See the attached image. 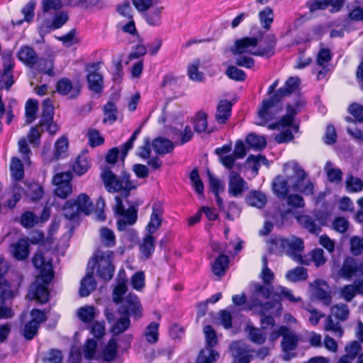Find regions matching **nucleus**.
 Segmentation results:
<instances>
[{
	"label": "nucleus",
	"mask_w": 363,
	"mask_h": 363,
	"mask_svg": "<svg viewBox=\"0 0 363 363\" xmlns=\"http://www.w3.org/2000/svg\"><path fill=\"white\" fill-rule=\"evenodd\" d=\"M101 177L108 192L112 194L121 192V197L125 199L130 196L132 190L138 187V184L130 179V174L125 170L122 171L121 175L118 177L110 167H105L101 174Z\"/></svg>",
	"instance_id": "1"
},
{
	"label": "nucleus",
	"mask_w": 363,
	"mask_h": 363,
	"mask_svg": "<svg viewBox=\"0 0 363 363\" xmlns=\"http://www.w3.org/2000/svg\"><path fill=\"white\" fill-rule=\"evenodd\" d=\"M113 259V252L108 251L106 255L103 252H99L92 257L93 263L90 267L93 271L96 265H98L97 276L104 281H109L113 277L115 271Z\"/></svg>",
	"instance_id": "2"
},
{
	"label": "nucleus",
	"mask_w": 363,
	"mask_h": 363,
	"mask_svg": "<svg viewBox=\"0 0 363 363\" xmlns=\"http://www.w3.org/2000/svg\"><path fill=\"white\" fill-rule=\"evenodd\" d=\"M283 99L276 93L262 100L258 108V116L264 122L270 121L283 111Z\"/></svg>",
	"instance_id": "3"
},
{
	"label": "nucleus",
	"mask_w": 363,
	"mask_h": 363,
	"mask_svg": "<svg viewBox=\"0 0 363 363\" xmlns=\"http://www.w3.org/2000/svg\"><path fill=\"white\" fill-rule=\"evenodd\" d=\"M296 177V181L293 184V189L296 191H298L301 194L305 196H311L314 194V184L312 182L308 181L305 186L301 188V185L307 177V173L305 170L295 162H286L284 164L283 170L285 173L289 169Z\"/></svg>",
	"instance_id": "4"
},
{
	"label": "nucleus",
	"mask_w": 363,
	"mask_h": 363,
	"mask_svg": "<svg viewBox=\"0 0 363 363\" xmlns=\"http://www.w3.org/2000/svg\"><path fill=\"white\" fill-rule=\"evenodd\" d=\"M102 62H89L85 65L88 89L93 93L101 94L104 89V77L99 73Z\"/></svg>",
	"instance_id": "5"
},
{
	"label": "nucleus",
	"mask_w": 363,
	"mask_h": 363,
	"mask_svg": "<svg viewBox=\"0 0 363 363\" xmlns=\"http://www.w3.org/2000/svg\"><path fill=\"white\" fill-rule=\"evenodd\" d=\"M30 320L25 323L22 335L26 340H33L38 333L40 325L48 320L45 310L32 308L30 311Z\"/></svg>",
	"instance_id": "6"
},
{
	"label": "nucleus",
	"mask_w": 363,
	"mask_h": 363,
	"mask_svg": "<svg viewBox=\"0 0 363 363\" xmlns=\"http://www.w3.org/2000/svg\"><path fill=\"white\" fill-rule=\"evenodd\" d=\"M118 313L120 315H125L133 317L138 320L143 316V306L138 296L129 294L123 301V303L118 308Z\"/></svg>",
	"instance_id": "7"
},
{
	"label": "nucleus",
	"mask_w": 363,
	"mask_h": 363,
	"mask_svg": "<svg viewBox=\"0 0 363 363\" xmlns=\"http://www.w3.org/2000/svg\"><path fill=\"white\" fill-rule=\"evenodd\" d=\"M72 174L70 172H60L52 178V183L55 186V195L61 199H67L72 192L71 180Z\"/></svg>",
	"instance_id": "8"
},
{
	"label": "nucleus",
	"mask_w": 363,
	"mask_h": 363,
	"mask_svg": "<svg viewBox=\"0 0 363 363\" xmlns=\"http://www.w3.org/2000/svg\"><path fill=\"white\" fill-rule=\"evenodd\" d=\"M53 118V106L51 101L50 99H47L44 101L43 104L42 115L38 126L42 128V131H47L51 135L56 134L59 130V127L57 123H54Z\"/></svg>",
	"instance_id": "9"
},
{
	"label": "nucleus",
	"mask_w": 363,
	"mask_h": 363,
	"mask_svg": "<svg viewBox=\"0 0 363 363\" xmlns=\"http://www.w3.org/2000/svg\"><path fill=\"white\" fill-rule=\"evenodd\" d=\"M263 35L264 33L259 29L257 36H246L236 40L232 48V52L234 55H242L243 54L252 55L254 51H252L251 48H255L257 46L259 41Z\"/></svg>",
	"instance_id": "10"
},
{
	"label": "nucleus",
	"mask_w": 363,
	"mask_h": 363,
	"mask_svg": "<svg viewBox=\"0 0 363 363\" xmlns=\"http://www.w3.org/2000/svg\"><path fill=\"white\" fill-rule=\"evenodd\" d=\"M32 262L33 266L40 270L39 277L41 280L40 284L49 285L54 278L52 264L46 261L42 252H35L32 258Z\"/></svg>",
	"instance_id": "11"
},
{
	"label": "nucleus",
	"mask_w": 363,
	"mask_h": 363,
	"mask_svg": "<svg viewBox=\"0 0 363 363\" xmlns=\"http://www.w3.org/2000/svg\"><path fill=\"white\" fill-rule=\"evenodd\" d=\"M55 90L60 96L75 99L81 94L82 84L79 81L74 83L69 78L62 77L56 82Z\"/></svg>",
	"instance_id": "12"
},
{
	"label": "nucleus",
	"mask_w": 363,
	"mask_h": 363,
	"mask_svg": "<svg viewBox=\"0 0 363 363\" xmlns=\"http://www.w3.org/2000/svg\"><path fill=\"white\" fill-rule=\"evenodd\" d=\"M3 72L0 74V88L9 90L14 84L13 71L15 61L11 54H7L3 57Z\"/></svg>",
	"instance_id": "13"
},
{
	"label": "nucleus",
	"mask_w": 363,
	"mask_h": 363,
	"mask_svg": "<svg viewBox=\"0 0 363 363\" xmlns=\"http://www.w3.org/2000/svg\"><path fill=\"white\" fill-rule=\"evenodd\" d=\"M190 123L193 126V131L198 135L203 133L211 135L215 131L213 128L208 127V114L202 110L196 112L191 117Z\"/></svg>",
	"instance_id": "14"
},
{
	"label": "nucleus",
	"mask_w": 363,
	"mask_h": 363,
	"mask_svg": "<svg viewBox=\"0 0 363 363\" xmlns=\"http://www.w3.org/2000/svg\"><path fill=\"white\" fill-rule=\"evenodd\" d=\"M289 171H291L290 169L286 173L283 171L286 178H284L281 175H277L272 182L273 191L279 199H286L289 194L290 189L289 182L293 179L292 176L289 175Z\"/></svg>",
	"instance_id": "15"
},
{
	"label": "nucleus",
	"mask_w": 363,
	"mask_h": 363,
	"mask_svg": "<svg viewBox=\"0 0 363 363\" xmlns=\"http://www.w3.org/2000/svg\"><path fill=\"white\" fill-rule=\"evenodd\" d=\"M16 57L25 66L31 68L34 67L38 61V56L34 48L27 45L20 47L16 53Z\"/></svg>",
	"instance_id": "16"
},
{
	"label": "nucleus",
	"mask_w": 363,
	"mask_h": 363,
	"mask_svg": "<svg viewBox=\"0 0 363 363\" xmlns=\"http://www.w3.org/2000/svg\"><path fill=\"white\" fill-rule=\"evenodd\" d=\"M38 280L30 285L29 295L31 296L30 299L35 300L40 304H45L50 300L48 285L38 283Z\"/></svg>",
	"instance_id": "17"
},
{
	"label": "nucleus",
	"mask_w": 363,
	"mask_h": 363,
	"mask_svg": "<svg viewBox=\"0 0 363 363\" xmlns=\"http://www.w3.org/2000/svg\"><path fill=\"white\" fill-rule=\"evenodd\" d=\"M68 20V15L67 13L60 11L56 13L51 22L45 21L39 27V32L43 33H49L52 30H57L62 27Z\"/></svg>",
	"instance_id": "18"
},
{
	"label": "nucleus",
	"mask_w": 363,
	"mask_h": 363,
	"mask_svg": "<svg viewBox=\"0 0 363 363\" xmlns=\"http://www.w3.org/2000/svg\"><path fill=\"white\" fill-rule=\"evenodd\" d=\"M282 335L281 348L285 352L294 350L298 345V338L296 335L288 332V328L281 326L279 331L276 332V336Z\"/></svg>",
	"instance_id": "19"
},
{
	"label": "nucleus",
	"mask_w": 363,
	"mask_h": 363,
	"mask_svg": "<svg viewBox=\"0 0 363 363\" xmlns=\"http://www.w3.org/2000/svg\"><path fill=\"white\" fill-rule=\"evenodd\" d=\"M170 131L176 145H184L190 142L194 136V132L189 125H186L182 130L171 128Z\"/></svg>",
	"instance_id": "20"
},
{
	"label": "nucleus",
	"mask_w": 363,
	"mask_h": 363,
	"mask_svg": "<svg viewBox=\"0 0 363 363\" xmlns=\"http://www.w3.org/2000/svg\"><path fill=\"white\" fill-rule=\"evenodd\" d=\"M264 43L265 46H260L257 50L252 52V55L271 57L274 55L275 47L277 43L276 35L273 33L267 35L264 38Z\"/></svg>",
	"instance_id": "21"
},
{
	"label": "nucleus",
	"mask_w": 363,
	"mask_h": 363,
	"mask_svg": "<svg viewBox=\"0 0 363 363\" xmlns=\"http://www.w3.org/2000/svg\"><path fill=\"white\" fill-rule=\"evenodd\" d=\"M233 104L227 99H221L219 101L215 119L219 124H225L231 116Z\"/></svg>",
	"instance_id": "22"
},
{
	"label": "nucleus",
	"mask_w": 363,
	"mask_h": 363,
	"mask_svg": "<svg viewBox=\"0 0 363 363\" xmlns=\"http://www.w3.org/2000/svg\"><path fill=\"white\" fill-rule=\"evenodd\" d=\"M7 269L2 262H0V300L6 301L13 297V291L11 289V284L5 278Z\"/></svg>",
	"instance_id": "23"
},
{
	"label": "nucleus",
	"mask_w": 363,
	"mask_h": 363,
	"mask_svg": "<svg viewBox=\"0 0 363 363\" xmlns=\"http://www.w3.org/2000/svg\"><path fill=\"white\" fill-rule=\"evenodd\" d=\"M152 147L157 155H164L173 151L174 144L170 140L159 136L152 141Z\"/></svg>",
	"instance_id": "24"
},
{
	"label": "nucleus",
	"mask_w": 363,
	"mask_h": 363,
	"mask_svg": "<svg viewBox=\"0 0 363 363\" xmlns=\"http://www.w3.org/2000/svg\"><path fill=\"white\" fill-rule=\"evenodd\" d=\"M30 253V243L28 238H20L13 245V256L19 261L26 259Z\"/></svg>",
	"instance_id": "25"
},
{
	"label": "nucleus",
	"mask_w": 363,
	"mask_h": 363,
	"mask_svg": "<svg viewBox=\"0 0 363 363\" xmlns=\"http://www.w3.org/2000/svg\"><path fill=\"white\" fill-rule=\"evenodd\" d=\"M280 247L290 255L296 256L297 253L303 251L304 248L303 241L301 238L289 241L287 238L280 239Z\"/></svg>",
	"instance_id": "26"
},
{
	"label": "nucleus",
	"mask_w": 363,
	"mask_h": 363,
	"mask_svg": "<svg viewBox=\"0 0 363 363\" xmlns=\"http://www.w3.org/2000/svg\"><path fill=\"white\" fill-rule=\"evenodd\" d=\"M162 223V211L160 208H156L154 205L150 220L145 226V232L154 235L156 231L161 228Z\"/></svg>",
	"instance_id": "27"
},
{
	"label": "nucleus",
	"mask_w": 363,
	"mask_h": 363,
	"mask_svg": "<svg viewBox=\"0 0 363 363\" xmlns=\"http://www.w3.org/2000/svg\"><path fill=\"white\" fill-rule=\"evenodd\" d=\"M247 189L246 182L236 174L232 177L229 182V194L234 196L238 197L242 195V192Z\"/></svg>",
	"instance_id": "28"
},
{
	"label": "nucleus",
	"mask_w": 363,
	"mask_h": 363,
	"mask_svg": "<svg viewBox=\"0 0 363 363\" xmlns=\"http://www.w3.org/2000/svg\"><path fill=\"white\" fill-rule=\"evenodd\" d=\"M156 239L153 234L146 233L139 246L140 252L145 259L150 258L155 250Z\"/></svg>",
	"instance_id": "29"
},
{
	"label": "nucleus",
	"mask_w": 363,
	"mask_h": 363,
	"mask_svg": "<svg viewBox=\"0 0 363 363\" xmlns=\"http://www.w3.org/2000/svg\"><path fill=\"white\" fill-rule=\"evenodd\" d=\"M73 201L80 213H83L86 216L91 214L93 210V203L86 194H79Z\"/></svg>",
	"instance_id": "30"
},
{
	"label": "nucleus",
	"mask_w": 363,
	"mask_h": 363,
	"mask_svg": "<svg viewBox=\"0 0 363 363\" xmlns=\"http://www.w3.org/2000/svg\"><path fill=\"white\" fill-rule=\"evenodd\" d=\"M96 288V281L94 279L93 272H88L80 282L79 296L82 297L88 296Z\"/></svg>",
	"instance_id": "31"
},
{
	"label": "nucleus",
	"mask_w": 363,
	"mask_h": 363,
	"mask_svg": "<svg viewBox=\"0 0 363 363\" xmlns=\"http://www.w3.org/2000/svg\"><path fill=\"white\" fill-rule=\"evenodd\" d=\"M230 259L228 255L220 254L211 265L212 272L217 277H223L228 268Z\"/></svg>",
	"instance_id": "32"
},
{
	"label": "nucleus",
	"mask_w": 363,
	"mask_h": 363,
	"mask_svg": "<svg viewBox=\"0 0 363 363\" xmlns=\"http://www.w3.org/2000/svg\"><path fill=\"white\" fill-rule=\"evenodd\" d=\"M247 333L251 342L257 345H262L266 341L265 334L258 328H256L251 321H249L244 329Z\"/></svg>",
	"instance_id": "33"
},
{
	"label": "nucleus",
	"mask_w": 363,
	"mask_h": 363,
	"mask_svg": "<svg viewBox=\"0 0 363 363\" xmlns=\"http://www.w3.org/2000/svg\"><path fill=\"white\" fill-rule=\"evenodd\" d=\"M299 83L300 79L298 77H290L286 80L284 86L279 88L275 93L284 99L295 91L298 88Z\"/></svg>",
	"instance_id": "34"
},
{
	"label": "nucleus",
	"mask_w": 363,
	"mask_h": 363,
	"mask_svg": "<svg viewBox=\"0 0 363 363\" xmlns=\"http://www.w3.org/2000/svg\"><path fill=\"white\" fill-rule=\"evenodd\" d=\"M164 8L158 6L149 9L143 13L145 22L150 26H159L162 23V15Z\"/></svg>",
	"instance_id": "35"
},
{
	"label": "nucleus",
	"mask_w": 363,
	"mask_h": 363,
	"mask_svg": "<svg viewBox=\"0 0 363 363\" xmlns=\"http://www.w3.org/2000/svg\"><path fill=\"white\" fill-rule=\"evenodd\" d=\"M11 176L16 182H20L24 177V168L22 161L18 157H12L10 162Z\"/></svg>",
	"instance_id": "36"
},
{
	"label": "nucleus",
	"mask_w": 363,
	"mask_h": 363,
	"mask_svg": "<svg viewBox=\"0 0 363 363\" xmlns=\"http://www.w3.org/2000/svg\"><path fill=\"white\" fill-rule=\"evenodd\" d=\"M91 159L89 157L79 155L74 164H72V171L77 175L82 176L91 167Z\"/></svg>",
	"instance_id": "37"
},
{
	"label": "nucleus",
	"mask_w": 363,
	"mask_h": 363,
	"mask_svg": "<svg viewBox=\"0 0 363 363\" xmlns=\"http://www.w3.org/2000/svg\"><path fill=\"white\" fill-rule=\"evenodd\" d=\"M258 18L262 27L264 30H269L274 19L273 9L269 6H265L259 11Z\"/></svg>",
	"instance_id": "38"
},
{
	"label": "nucleus",
	"mask_w": 363,
	"mask_h": 363,
	"mask_svg": "<svg viewBox=\"0 0 363 363\" xmlns=\"http://www.w3.org/2000/svg\"><path fill=\"white\" fill-rule=\"evenodd\" d=\"M159 328L160 323L157 322H151L145 328L144 331V336L146 342L150 345H155L159 341Z\"/></svg>",
	"instance_id": "39"
},
{
	"label": "nucleus",
	"mask_w": 363,
	"mask_h": 363,
	"mask_svg": "<svg viewBox=\"0 0 363 363\" xmlns=\"http://www.w3.org/2000/svg\"><path fill=\"white\" fill-rule=\"evenodd\" d=\"M103 111L104 116L103 119L104 123H109L113 124L116 121L118 110L115 102L111 100L108 101L104 105Z\"/></svg>",
	"instance_id": "40"
},
{
	"label": "nucleus",
	"mask_w": 363,
	"mask_h": 363,
	"mask_svg": "<svg viewBox=\"0 0 363 363\" xmlns=\"http://www.w3.org/2000/svg\"><path fill=\"white\" fill-rule=\"evenodd\" d=\"M299 223L311 234L318 235L321 227L315 223V220L308 215H303L297 218Z\"/></svg>",
	"instance_id": "41"
},
{
	"label": "nucleus",
	"mask_w": 363,
	"mask_h": 363,
	"mask_svg": "<svg viewBox=\"0 0 363 363\" xmlns=\"http://www.w3.org/2000/svg\"><path fill=\"white\" fill-rule=\"evenodd\" d=\"M103 359L106 362H112L117 356L118 354V342L114 337H111L107 342V345L104 348Z\"/></svg>",
	"instance_id": "42"
},
{
	"label": "nucleus",
	"mask_w": 363,
	"mask_h": 363,
	"mask_svg": "<svg viewBox=\"0 0 363 363\" xmlns=\"http://www.w3.org/2000/svg\"><path fill=\"white\" fill-rule=\"evenodd\" d=\"M267 202L266 196L259 191H252L246 197V203L258 208L264 207Z\"/></svg>",
	"instance_id": "43"
},
{
	"label": "nucleus",
	"mask_w": 363,
	"mask_h": 363,
	"mask_svg": "<svg viewBox=\"0 0 363 363\" xmlns=\"http://www.w3.org/2000/svg\"><path fill=\"white\" fill-rule=\"evenodd\" d=\"M130 327V318L125 315H121V317L111 326L110 331L113 335L117 336L128 330Z\"/></svg>",
	"instance_id": "44"
},
{
	"label": "nucleus",
	"mask_w": 363,
	"mask_h": 363,
	"mask_svg": "<svg viewBox=\"0 0 363 363\" xmlns=\"http://www.w3.org/2000/svg\"><path fill=\"white\" fill-rule=\"evenodd\" d=\"M308 271L303 267H296L289 270L286 274V278L291 282H297L305 281L308 279Z\"/></svg>",
	"instance_id": "45"
},
{
	"label": "nucleus",
	"mask_w": 363,
	"mask_h": 363,
	"mask_svg": "<svg viewBox=\"0 0 363 363\" xmlns=\"http://www.w3.org/2000/svg\"><path fill=\"white\" fill-rule=\"evenodd\" d=\"M247 145L257 150H263L267 146V140L264 137L258 135L254 133H250L245 138Z\"/></svg>",
	"instance_id": "46"
},
{
	"label": "nucleus",
	"mask_w": 363,
	"mask_h": 363,
	"mask_svg": "<svg viewBox=\"0 0 363 363\" xmlns=\"http://www.w3.org/2000/svg\"><path fill=\"white\" fill-rule=\"evenodd\" d=\"M341 275L345 279H350L357 274V263L352 257H347L340 269Z\"/></svg>",
	"instance_id": "47"
},
{
	"label": "nucleus",
	"mask_w": 363,
	"mask_h": 363,
	"mask_svg": "<svg viewBox=\"0 0 363 363\" xmlns=\"http://www.w3.org/2000/svg\"><path fill=\"white\" fill-rule=\"evenodd\" d=\"M37 69L39 72L46 74L49 77H54L55 72H54V63L51 60L45 57H38V61L36 64Z\"/></svg>",
	"instance_id": "48"
},
{
	"label": "nucleus",
	"mask_w": 363,
	"mask_h": 363,
	"mask_svg": "<svg viewBox=\"0 0 363 363\" xmlns=\"http://www.w3.org/2000/svg\"><path fill=\"white\" fill-rule=\"evenodd\" d=\"M36 2L35 0H30L22 9L21 13L23 14L24 18L16 23V25H21L23 21L30 23L33 21L35 16V9Z\"/></svg>",
	"instance_id": "49"
},
{
	"label": "nucleus",
	"mask_w": 363,
	"mask_h": 363,
	"mask_svg": "<svg viewBox=\"0 0 363 363\" xmlns=\"http://www.w3.org/2000/svg\"><path fill=\"white\" fill-rule=\"evenodd\" d=\"M62 210L64 217L69 220L78 218L81 214L79 211H78L73 199L66 201L62 207Z\"/></svg>",
	"instance_id": "50"
},
{
	"label": "nucleus",
	"mask_w": 363,
	"mask_h": 363,
	"mask_svg": "<svg viewBox=\"0 0 363 363\" xmlns=\"http://www.w3.org/2000/svg\"><path fill=\"white\" fill-rule=\"evenodd\" d=\"M38 110V101L36 99H29L25 106V114L28 123H30L36 119Z\"/></svg>",
	"instance_id": "51"
},
{
	"label": "nucleus",
	"mask_w": 363,
	"mask_h": 363,
	"mask_svg": "<svg viewBox=\"0 0 363 363\" xmlns=\"http://www.w3.org/2000/svg\"><path fill=\"white\" fill-rule=\"evenodd\" d=\"M345 186L349 193H357L363 189V182L360 178L349 174L345 180Z\"/></svg>",
	"instance_id": "52"
},
{
	"label": "nucleus",
	"mask_w": 363,
	"mask_h": 363,
	"mask_svg": "<svg viewBox=\"0 0 363 363\" xmlns=\"http://www.w3.org/2000/svg\"><path fill=\"white\" fill-rule=\"evenodd\" d=\"M68 144V139L65 136H62L56 140L54 152V157L56 160L63 158L66 156Z\"/></svg>",
	"instance_id": "53"
},
{
	"label": "nucleus",
	"mask_w": 363,
	"mask_h": 363,
	"mask_svg": "<svg viewBox=\"0 0 363 363\" xmlns=\"http://www.w3.org/2000/svg\"><path fill=\"white\" fill-rule=\"evenodd\" d=\"M189 179L192 183V186L196 194L199 196H203L204 185L202 180L200 178L197 168H194L191 170L189 174Z\"/></svg>",
	"instance_id": "54"
},
{
	"label": "nucleus",
	"mask_w": 363,
	"mask_h": 363,
	"mask_svg": "<svg viewBox=\"0 0 363 363\" xmlns=\"http://www.w3.org/2000/svg\"><path fill=\"white\" fill-rule=\"evenodd\" d=\"M199 60H194L187 67V73L190 79L194 82H201L204 79V74L203 72L199 70Z\"/></svg>",
	"instance_id": "55"
},
{
	"label": "nucleus",
	"mask_w": 363,
	"mask_h": 363,
	"mask_svg": "<svg viewBox=\"0 0 363 363\" xmlns=\"http://www.w3.org/2000/svg\"><path fill=\"white\" fill-rule=\"evenodd\" d=\"M225 74L229 79L236 82H244L247 78L246 73L234 65H230L227 68Z\"/></svg>",
	"instance_id": "56"
},
{
	"label": "nucleus",
	"mask_w": 363,
	"mask_h": 363,
	"mask_svg": "<svg viewBox=\"0 0 363 363\" xmlns=\"http://www.w3.org/2000/svg\"><path fill=\"white\" fill-rule=\"evenodd\" d=\"M86 135L89 140V145L91 147L100 146L104 143V137L96 129H89Z\"/></svg>",
	"instance_id": "57"
},
{
	"label": "nucleus",
	"mask_w": 363,
	"mask_h": 363,
	"mask_svg": "<svg viewBox=\"0 0 363 363\" xmlns=\"http://www.w3.org/2000/svg\"><path fill=\"white\" fill-rule=\"evenodd\" d=\"M79 318L84 323H89L95 318V309L94 306H84L78 311Z\"/></svg>",
	"instance_id": "58"
},
{
	"label": "nucleus",
	"mask_w": 363,
	"mask_h": 363,
	"mask_svg": "<svg viewBox=\"0 0 363 363\" xmlns=\"http://www.w3.org/2000/svg\"><path fill=\"white\" fill-rule=\"evenodd\" d=\"M331 313L339 321H345L349 317V309L346 304L335 305L331 308Z\"/></svg>",
	"instance_id": "59"
},
{
	"label": "nucleus",
	"mask_w": 363,
	"mask_h": 363,
	"mask_svg": "<svg viewBox=\"0 0 363 363\" xmlns=\"http://www.w3.org/2000/svg\"><path fill=\"white\" fill-rule=\"evenodd\" d=\"M203 332L207 347L213 349L218 344V338L215 330L211 325H207L203 328Z\"/></svg>",
	"instance_id": "60"
},
{
	"label": "nucleus",
	"mask_w": 363,
	"mask_h": 363,
	"mask_svg": "<svg viewBox=\"0 0 363 363\" xmlns=\"http://www.w3.org/2000/svg\"><path fill=\"white\" fill-rule=\"evenodd\" d=\"M97 342L96 340L89 338L86 340L84 345V358L88 360L94 359L96 353Z\"/></svg>",
	"instance_id": "61"
},
{
	"label": "nucleus",
	"mask_w": 363,
	"mask_h": 363,
	"mask_svg": "<svg viewBox=\"0 0 363 363\" xmlns=\"http://www.w3.org/2000/svg\"><path fill=\"white\" fill-rule=\"evenodd\" d=\"M36 215L31 211H26L21 216V224L26 228H31L38 224Z\"/></svg>",
	"instance_id": "62"
},
{
	"label": "nucleus",
	"mask_w": 363,
	"mask_h": 363,
	"mask_svg": "<svg viewBox=\"0 0 363 363\" xmlns=\"http://www.w3.org/2000/svg\"><path fill=\"white\" fill-rule=\"evenodd\" d=\"M128 287L124 281L118 282L113 291V301L116 303H122L123 296L127 292Z\"/></svg>",
	"instance_id": "63"
},
{
	"label": "nucleus",
	"mask_w": 363,
	"mask_h": 363,
	"mask_svg": "<svg viewBox=\"0 0 363 363\" xmlns=\"http://www.w3.org/2000/svg\"><path fill=\"white\" fill-rule=\"evenodd\" d=\"M347 111L354 118L355 121L358 123H363V106L356 102L352 103L348 108Z\"/></svg>",
	"instance_id": "64"
}]
</instances>
